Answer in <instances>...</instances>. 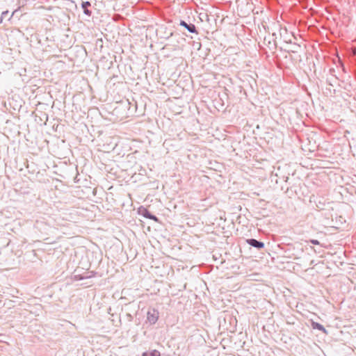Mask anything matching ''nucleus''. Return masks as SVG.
<instances>
[{
  "instance_id": "obj_1",
  "label": "nucleus",
  "mask_w": 356,
  "mask_h": 356,
  "mask_svg": "<svg viewBox=\"0 0 356 356\" xmlns=\"http://www.w3.org/2000/svg\"><path fill=\"white\" fill-rule=\"evenodd\" d=\"M138 214L143 216V217H145L146 218L153 220L154 221L157 222H159L157 217H156L154 215H152L150 213V212L148 211V209L143 207H140L138 208Z\"/></svg>"
},
{
  "instance_id": "obj_2",
  "label": "nucleus",
  "mask_w": 356,
  "mask_h": 356,
  "mask_svg": "<svg viewBox=\"0 0 356 356\" xmlns=\"http://www.w3.org/2000/svg\"><path fill=\"white\" fill-rule=\"evenodd\" d=\"M159 312L156 309H152L147 312V320L151 324H155L159 319Z\"/></svg>"
},
{
  "instance_id": "obj_3",
  "label": "nucleus",
  "mask_w": 356,
  "mask_h": 356,
  "mask_svg": "<svg viewBox=\"0 0 356 356\" xmlns=\"http://www.w3.org/2000/svg\"><path fill=\"white\" fill-rule=\"evenodd\" d=\"M247 242L250 245L258 248H262L264 245L263 243L259 242L255 239H248L247 241Z\"/></svg>"
},
{
  "instance_id": "obj_4",
  "label": "nucleus",
  "mask_w": 356,
  "mask_h": 356,
  "mask_svg": "<svg viewBox=\"0 0 356 356\" xmlns=\"http://www.w3.org/2000/svg\"><path fill=\"white\" fill-rule=\"evenodd\" d=\"M142 356H161V353L158 350H149L144 352Z\"/></svg>"
},
{
  "instance_id": "obj_5",
  "label": "nucleus",
  "mask_w": 356,
  "mask_h": 356,
  "mask_svg": "<svg viewBox=\"0 0 356 356\" xmlns=\"http://www.w3.org/2000/svg\"><path fill=\"white\" fill-rule=\"evenodd\" d=\"M180 24H181L182 26H184V27H185L186 29H187V30H188V31H190L191 33H196V30H195V25H193V24H190V25H188V24H186L185 22H184V21H181V23H180Z\"/></svg>"
},
{
  "instance_id": "obj_6",
  "label": "nucleus",
  "mask_w": 356,
  "mask_h": 356,
  "mask_svg": "<svg viewBox=\"0 0 356 356\" xmlns=\"http://www.w3.org/2000/svg\"><path fill=\"white\" fill-rule=\"evenodd\" d=\"M312 327L313 329H317V330H319L321 331H322L323 332H324L325 334H327V330H325V328L322 325H321L320 323H316V322H312Z\"/></svg>"
},
{
  "instance_id": "obj_7",
  "label": "nucleus",
  "mask_w": 356,
  "mask_h": 356,
  "mask_svg": "<svg viewBox=\"0 0 356 356\" xmlns=\"http://www.w3.org/2000/svg\"><path fill=\"white\" fill-rule=\"evenodd\" d=\"M90 6L89 1H84L82 3V8L83 9L84 13L87 15H90L91 12L88 9V7Z\"/></svg>"
},
{
  "instance_id": "obj_8",
  "label": "nucleus",
  "mask_w": 356,
  "mask_h": 356,
  "mask_svg": "<svg viewBox=\"0 0 356 356\" xmlns=\"http://www.w3.org/2000/svg\"><path fill=\"white\" fill-rule=\"evenodd\" d=\"M310 242H311L312 244H314V245H318V244H319L318 241H317V240H314V239L311 240V241H310Z\"/></svg>"
},
{
  "instance_id": "obj_9",
  "label": "nucleus",
  "mask_w": 356,
  "mask_h": 356,
  "mask_svg": "<svg viewBox=\"0 0 356 356\" xmlns=\"http://www.w3.org/2000/svg\"><path fill=\"white\" fill-rule=\"evenodd\" d=\"M352 51H353V55H355V54H356V49H355V48H353V49H352Z\"/></svg>"
},
{
  "instance_id": "obj_10",
  "label": "nucleus",
  "mask_w": 356,
  "mask_h": 356,
  "mask_svg": "<svg viewBox=\"0 0 356 356\" xmlns=\"http://www.w3.org/2000/svg\"><path fill=\"white\" fill-rule=\"evenodd\" d=\"M297 48H298V49H300V46H298V47H297Z\"/></svg>"
}]
</instances>
